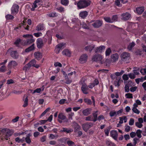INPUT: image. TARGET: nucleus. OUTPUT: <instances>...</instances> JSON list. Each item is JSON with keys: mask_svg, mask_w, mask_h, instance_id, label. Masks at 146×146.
Instances as JSON below:
<instances>
[{"mask_svg": "<svg viewBox=\"0 0 146 146\" xmlns=\"http://www.w3.org/2000/svg\"><path fill=\"white\" fill-rule=\"evenodd\" d=\"M34 55L35 58L38 60H39L42 57V54L38 52H35Z\"/></svg>", "mask_w": 146, "mask_h": 146, "instance_id": "nucleus-26", "label": "nucleus"}, {"mask_svg": "<svg viewBox=\"0 0 146 146\" xmlns=\"http://www.w3.org/2000/svg\"><path fill=\"white\" fill-rule=\"evenodd\" d=\"M110 115L111 117L117 116V114L116 111H111L110 113Z\"/></svg>", "mask_w": 146, "mask_h": 146, "instance_id": "nucleus-51", "label": "nucleus"}, {"mask_svg": "<svg viewBox=\"0 0 146 146\" xmlns=\"http://www.w3.org/2000/svg\"><path fill=\"white\" fill-rule=\"evenodd\" d=\"M11 56L14 58H17L18 57V54L16 51L11 52L10 53Z\"/></svg>", "mask_w": 146, "mask_h": 146, "instance_id": "nucleus-30", "label": "nucleus"}, {"mask_svg": "<svg viewBox=\"0 0 146 146\" xmlns=\"http://www.w3.org/2000/svg\"><path fill=\"white\" fill-rule=\"evenodd\" d=\"M58 118L60 119L64 120L66 119V117L62 113H60L58 115Z\"/></svg>", "mask_w": 146, "mask_h": 146, "instance_id": "nucleus-45", "label": "nucleus"}, {"mask_svg": "<svg viewBox=\"0 0 146 146\" xmlns=\"http://www.w3.org/2000/svg\"><path fill=\"white\" fill-rule=\"evenodd\" d=\"M28 99L27 97L25 99L24 101V103L23 105V107H26L28 105Z\"/></svg>", "mask_w": 146, "mask_h": 146, "instance_id": "nucleus-47", "label": "nucleus"}, {"mask_svg": "<svg viewBox=\"0 0 146 146\" xmlns=\"http://www.w3.org/2000/svg\"><path fill=\"white\" fill-rule=\"evenodd\" d=\"M132 83L131 81H129L125 85V92H128L129 91V86H131Z\"/></svg>", "mask_w": 146, "mask_h": 146, "instance_id": "nucleus-24", "label": "nucleus"}, {"mask_svg": "<svg viewBox=\"0 0 146 146\" xmlns=\"http://www.w3.org/2000/svg\"><path fill=\"white\" fill-rule=\"evenodd\" d=\"M136 10L138 14H141L143 12L144 8L143 7H138L136 9Z\"/></svg>", "mask_w": 146, "mask_h": 146, "instance_id": "nucleus-31", "label": "nucleus"}, {"mask_svg": "<svg viewBox=\"0 0 146 146\" xmlns=\"http://www.w3.org/2000/svg\"><path fill=\"white\" fill-rule=\"evenodd\" d=\"M135 45V44L134 42H132L130 43L127 47L128 49L129 50H131Z\"/></svg>", "mask_w": 146, "mask_h": 146, "instance_id": "nucleus-42", "label": "nucleus"}, {"mask_svg": "<svg viewBox=\"0 0 146 146\" xmlns=\"http://www.w3.org/2000/svg\"><path fill=\"white\" fill-rule=\"evenodd\" d=\"M91 2L90 0H80L77 3V6L79 9H84L89 6Z\"/></svg>", "mask_w": 146, "mask_h": 146, "instance_id": "nucleus-1", "label": "nucleus"}, {"mask_svg": "<svg viewBox=\"0 0 146 146\" xmlns=\"http://www.w3.org/2000/svg\"><path fill=\"white\" fill-rule=\"evenodd\" d=\"M35 49L34 44H33L31 46L26 49L25 50V52H29L30 51H32Z\"/></svg>", "mask_w": 146, "mask_h": 146, "instance_id": "nucleus-29", "label": "nucleus"}, {"mask_svg": "<svg viewBox=\"0 0 146 146\" xmlns=\"http://www.w3.org/2000/svg\"><path fill=\"white\" fill-rule=\"evenodd\" d=\"M139 139L137 137L133 139V145L135 146L136 144L139 142Z\"/></svg>", "mask_w": 146, "mask_h": 146, "instance_id": "nucleus-57", "label": "nucleus"}, {"mask_svg": "<svg viewBox=\"0 0 146 146\" xmlns=\"http://www.w3.org/2000/svg\"><path fill=\"white\" fill-rule=\"evenodd\" d=\"M110 134L112 137L115 140L117 141L118 136L117 132L115 130H112L110 132Z\"/></svg>", "mask_w": 146, "mask_h": 146, "instance_id": "nucleus-18", "label": "nucleus"}, {"mask_svg": "<svg viewBox=\"0 0 146 146\" xmlns=\"http://www.w3.org/2000/svg\"><path fill=\"white\" fill-rule=\"evenodd\" d=\"M111 79L113 80L115 86H119L120 85V83L122 81L121 80V78L117 77L114 74H111L110 75Z\"/></svg>", "mask_w": 146, "mask_h": 146, "instance_id": "nucleus-4", "label": "nucleus"}, {"mask_svg": "<svg viewBox=\"0 0 146 146\" xmlns=\"http://www.w3.org/2000/svg\"><path fill=\"white\" fill-rule=\"evenodd\" d=\"M61 2L62 4L66 6L68 4L69 1L68 0H61Z\"/></svg>", "mask_w": 146, "mask_h": 146, "instance_id": "nucleus-52", "label": "nucleus"}, {"mask_svg": "<svg viewBox=\"0 0 146 146\" xmlns=\"http://www.w3.org/2000/svg\"><path fill=\"white\" fill-rule=\"evenodd\" d=\"M36 61L34 59L31 60L29 63L25 65L23 68V69L24 70H27L28 68H30L31 66L35 67L36 68H38L40 65L36 64Z\"/></svg>", "mask_w": 146, "mask_h": 146, "instance_id": "nucleus-2", "label": "nucleus"}, {"mask_svg": "<svg viewBox=\"0 0 146 146\" xmlns=\"http://www.w3.org/2000/svg\"><path fill=\"white\" fill-rule=\"evenodd\" d=\"M6 70V67L5 65L2 66L0 68V72H5Z\"/></svg>", "mask_w": 146, "mask_h": 146, "instance_id": "nucleus-56", "label": "nucleus"}, {"mask_svg": "<svg viewBox=\"0 0 146 146\" xmlns=\"http://www.w3.org/2000/svg\"><path fill=\"white\" fill-rule=\"evenodd\" d=\"M58 137V135H54L52 134H50L48 136V137L50 139H56Z\"/></svg>", "mask_w": 146, "mask_h": 146, "instance_id": "nucleus-35", "label": "nucleus"}, {"mask_svg": "<svg viewBox=\"0 0 146 146\" xmlns=\"http://www.w3.org/2000/svg\"><path fill=\"white\" fill-rule=\"evenodd\" d=\"M74 127V132H76L80 128V126L76 123H73Z\"/></svg>", "mask_w": 146, "mask_h": 146, "instance_id": "nucleus-34", "label": "nucleus"}, {"mask_svg": "<svg viewBox=\"0 0 146 146\" xmlns=\"http://www.w3.org/2000/svg\"><path fill=\"white\" fill-rule=\"evenodd\" d=\"M40 0H36L33 3L31 10L32 11H34L35 9L37 7H39L41 6Z\"/></svg>", "mask_w": 146, "mask_h": 146, "instance_id": "nucleus-8", "label": "nucleus"}, {"mask_svg": "<svg viewBox=\"0 0 146 146\" xmlns=\"http://www.w3.org/2000/svg\"><path fill=\"white\" fill-rule=\"evenodd\" d=\"M124 73V71L121 70L120 72H117L114 73L117 77L121 76Z\"/></svg>", "mask_w": 146, "mask_h": 146, "instance_id": "nucleus-53", "label": "nucleus"}, {"mask_svg": "<svg viewBox=\"0 0 146 146\" xmlns=\"http://www.w3.org/2000/svg\"><path fill=\"white\" fill-rule=\"evenodd\" d=\"M121 19L124 21L129 19L131 17V15L128 13H123L121 15Z\"/></svg>", "mask_w": 146, "mask_h": 146, "instance_id": "nucleus-12", "label": "nucleus"}, {"mask_svg": "<svg viewBox=\"0 0 146 146\" xmlns=\"http://www.w3.org/2000/svg\"><path fill=\"white\" fill-rule=\"evenodd\" d=\"M17 65V63L15 61L12 60L9 62L8 66L9 68H14Z\"/></svg>", "mask_w": 146, "mask_h": 146, "instance_id": "nucleus-19", "label": "nucleus"}, {"mask_svg": "<svg viewBox=\"0 0 146 146\" xmlns=\"http://www.w3.org/2000/svg\"><path fill=\"white\" fill-rule=\"evenodd\" d=\"M63 55H65L66 56H70L71 54L70 51L68 49H65L62 52Z\"/></svg>", "mask_w": 146, "mask_h": 146, "instance_id": "nucleus-27", "label": "nucleus"}, {"mask_svg": "<svg viewBox=\"0 0 146 146\" xmlns=\"http://www.w3.org/2000/svg\"><path fill=\"white\" fill-rule=\"evenodd\" d=\"M19 6L17 4L14 5L11 8L12 13L13 14H16L18 11Z\"/></svg>", "mask_w": 146, "mask_h": 146, "instance_id": "nucleus-13", "label": "nucleus"}, {"mask_svg": "<svg viewBox=\"0 0 146 146\" xmlns=\"http://www.w3.org/2000/svg\"><path fill=\"white\" fill-rule=\"evenodd\" d=\"M102 56L100 54H96L92 58V60L95 61H96L101 64H103L104 63V60H102Z\"/></svg>", "mask_w": 146, "mask_h": 146, "instance_id": "nucleus-5", "label": "nucleus"}, {"mask_svg": "<svg viewBox=\"0 0 146 146\" xmlns=\"http://www.w3.org/2000/svg\"><path fill=\"white\" fill-rule=\"evenodd\" d=\"M23 37L27 39V44L32 43L35 41V40L33 39V36L31 35L27 34L24 35Z\"/></svg>", "mask_w": 146, "mask_h": 146, "instance_id": "nucleus-6", "label": "nucleus"}, {"mask_svg": "<svg viewBox=\"0 0 146 146\" xmlns=\"http://www.w3.org/2000/svg\"><path fill=\"white\" fill-rule=\"evenodd\" d=\"M87 80V78L86 76L82 78L80 80V84L82 85L83 84H86L85 82Z\"/></svg>", "mask_w": 146, "mask_h": 146, "instance_id": "nucleus-36", "label": "nucleus"}, {"mask_svg": "<svg viewBox=\"0 0 146 146\" xmlns=\"http://www.w3.org/2000/svg\"><path fill=\"white\" fill-rule=\"evenodd\" d=\"M21 40L19 38H17L14 42V44L17 46H19V44L21 41Z\"/></svg>", "mask_w": 146, "mask_h": 146, "instance_id": "nucleus-50", "label": "nucleus"}, {"mask_svg": "<svg viewBox=\"0 0 146 146\" xmlns=\"http://www.w3.org/2000/svg\"><path fill=\"white\" fill-rule=\"evenodd\" d=\"M123 1L124 0H116L115 4L117 6L120 7L121 6V2L124 3Z\"/></svg>", "mask_w": 146, "mask_h": 146, "instance_id": "nucleus-37", "label": "nucleus"}, {"mask_svg": "<svg viewBox=\"0 0 146 146\" xmlns=\"http://www.w3.org/2000/svg\"><path fill=\"white\" fill-rule=\"evenodd\" d=\"M69 139V138L67 137H64L63 138L59 139V141H60L61 143L65 142L66 141Z\"/></svg>", "mask_w": 146, "mask_h": 146, "instance_id": "nucleus-60", "label": "nucleus"}, {"mask_svg": "<svg viewBox=\"0 0 146 146\" xmlns=\"http://www.w3.org/2000/svg\"><path fill=\"white\" fill-rule=\"evenodd\" d=\"M125 96L127 98L132 99L133 98L132 94L130 93L125 94Z\"/></svg>", "mask_w": 146, "mask_h": 146, "instance_id": "nucleus-44", "label": "nucleus"}, {"mask_svg": "<svg viewBox=\"0 0 146 146\" xmlns=\"http://www.w3.org/2000/svg\"><path fill=\"white\" fill-rule=\"evenodd\" d=\"M104 63H105L106 66H109L110 64L111 63V61L109 59H106L105 61H104Z\"/></svg>", "mask_w": 146, "mask_h": 146, "instance_id": "nucleus-46", "label": "nucleus"}, {"mask_svg": "<svg viewBox=\"0 0 146 146\" xmlns=\"http://www.w3.org/2000/svg\"><path fill=\"white\" fill-rule=\"evenodd\" d=\"M102 24V21L99 20L96 21L92 24L93 27L95 28H98L101 26Z\"/></svg>", "mask_w": 146, "mask_h": 146, "instance_id": "nucleus-15", "label": "nucleus"}, {"mask_svg": "<svg viewBox=\"0 0 146 146\" xmlns=\"http://www.w3.org/2000/svg\"><path fill=\"white\" fill-rule=\"evenodd\" d=\"M36 30L37 31L45 30V29L43 24H39L36 27Z\"/></svg>", "mask_w": 146, "mask_h": 146, "instance_id": "nucleus-25", "label": "nucleus"}, {"mask_svg": "<svg viewBox=\"0 0 146 146\" xmlns=\"http://www.w3.org/2000/svg\"><path fill=\"white\" fill-rule=\"evenodd\" d=\"M66 44L65 43H62L57 45L55 50V52L57 54L58 53L60 49L64 48L65 47Z\"/></svg>", "mask_w": 146, "mask_h": 146, "instance_id": "nucleus-9", "label": "nucleus"}, {"mask_svg": "<svg viewBox=\"0 0 146 146\" xmlns=\"http://www.w3.org/2000/svg\"><path fill=\"white\" fill-rule=\"evenodd\" d=\"M92 110L90 108L86 109L82 111V113L84 115L87 116L90 114Z\"/></svg>", "mask_w": 146, "mask_h": 146, "instance_id": "nucleus-20", "label": "nucleus"}, {"mask_svg": "<svg viewBox=\"0 0 146 146\" xmlns=\"http://www.w3.org/2000/svg\"><path fill=\"white\" fill-rule=\"evenodd\" d=\"M57 9L58 11L61 13L64 12L65 11L64 8L62 7L58 8Z\"/></svg>", "mask_w": 146, "mask_h": 146, "instance_id": "nucleus-62", "label": "nucleus"}, {"mask_svg": "<svg viewBox=\"0 0 146 146\" xmlns=\"http://www.w3.org/2000/svg\"><path fill=\"white\" fill-rule=\"evenodd\" d=\"M37 47L38 48H41L43 46L44 44L42 40L40 38H38L36 40Z\"/></svg>", "mask_w": 146, "mask_h": 146, "instance_id": "nucleus-17", "label": "nucleus"}, {"mask_svg": "<svg viewBox=\"0 0 146 146\" xmlns=\"http://www.w3.org/2000/svg\"><path fill=\"white\" fill-rule=\"evenodd\" d=\"M142 132V131L140 130V129H138L137 130L136 132V134L137 135V136L139 138H140L141 137V133Z\"/></svg>", "mask_w": 146, "mask_h": 146, "instance_id": "nucleus-49", "label": "nucleus"}, {"mask_svg": "<svg viewBox=\"0 0 146 146\" xmlns=\"http://www.w3.org/2000/svg\"><path fill=\"white\" fill-rule=\"evenodd\" d=\"M81 25H82V27L84 29H89V24H87L85 22H82L81 23Z\"/></svg>", "mask_w": 146, "mask_h": 146, "instance_id": "nucleus-38", "label": "nucleus"}, {"mask_svg": "<svg viewBox=\"0 0 146 146\" xmlns=\"http://www.w3.org/2000/svg\"><path fill=\"white\" fill-rule=\"evenodd\" d=\"M105 48V47L104 46H101L98 47L96 50V52L101 53L104 51Z\"/></svg>", "mask_w": 146, "mask_h": 146, "instance_id": "nucleus-22", "label": "nucleus"}, {"mask_svg": "<svg viewBox=\"0 0 146 146\" xmlns=\"http://www.w3.org/2000/svg\"><path fill=\"white\" fill-rule=\"evenodd\" d=\"M106 143L108 146H115L114 144L109 140L106 141Z\"/></svg>", "mask_w": 146, "mask_h": 146, "instance_id": "nucleus-55", "label": "nucleus"}, {"mask_svg": "<svg viewBox=\"0 0 146 146\" xmlns=\"http://www.w3.org/2000/svg\"><path fill=\"white\" fill-rule=\"evenodd\" d=\"M118 17L117 15H114L112 16L111 18L112 20L113 21V23L117 21V20Z\"/></svg>", "mask_w": 146, "mask_h": 146, "instance_id": "nucleus-63", "label": "nucleus"}, {"mask_svg": "<svg viewBox=\"0 0 146 146\" xmlns=\"http://www.w3.org/2000/svg\"><path fill=\"white\" fill-rule=\"evenodd\" d=\"M1 133L2 135L1 137V139H5L6 140L7 139V138L10 136L11 135V133L10 130L8 129H4L1 130Z\"/></svg>", "mask_w": 146, "mask_h": 146, "instance_id": "nucleus-3", "label": "nucleus"}, {"mask_svg": "<svg viewBox=\"0 0 146 146\" xmlns=\"http://www.w3.org/2000/svg\"><path fill=\"white\" fill-rule=\"evenodd\" d=\"M43 89L42 90V91H43ZM41 91V89L40 88H38L34 90L32 92L33 94H34L35 93H39Z\"/></svg>", "mask_w": 146, "mask_h": 146, "instance_id": "nucleus-48", "label": "nucleus"}, {"mask_svg": "<svg viewBox=\"0 0 146 146\" xmlns=\"http://www.w3.org/2000/svg\"><path fill=\"white\" fill-rule=\"evenodd\" d=\"M143 121V119L141 117L138 119V121L135 123L136 126L139 128H141L143 127L142 123Z\"/></svg>", "mask_w": 146, "mask_h": 146, "instance_id": "nucleus-14", "label": "nucleus"}, {"mask_svg": "<svg viewBox=\"0 0 146 146\" xmlns=\"http://www.w3.org/2000/svg\"><path fill=\"white\" fill-rule=\"evenodd\" d=\"M92 126V123H87L82 124V127L83 130L86 132Z\"/></svg>", "mask_w": 146, "mask_h": 146, "instance_id": "nucleus-10", "label": "nucleus"}, {"mask_svg": "<svg viewBox=\"0 0 146 146\" xmlns=\"http://www.w3.org/2000/svg\"><path fill=\"white\" fill-rule=\"evenodd\" d=\"M104 19L105 21L107 23H113V21L111 19L110 17H104Z\"/></svg>", "mask_w": 146, "mask_h": 146, "instance_id": "nucleus-43", "label": "nucleus"}, {"mask_svg": "<svg viewBox=\"0 0 146 146\" xmlns=\"http://www.w3.org/2000/svg\"><path fill=\"white\" fill-rule=\"evenodd\" d=\"M130 54L128 53L124 52L122 54L121 59L122 61L128 63V61L130 59Z\"/></svg>", "mask_w": 146, "mask_h": 146, "instance_id": "nucleus-7", "label": "nucleus"}, {"mask_svg": "<svg viewBox=\"0 0 146 146\" xmlns=\"http://www.w3.org/2000/svg\"><path fill=\"white\" fill-rule=\"evenodd\" d=\"M73 131L72 129L71 128H62V129L60 130V132H65L67 133H69Z\"/></svg>", "mask_w": 146, "mask_h": 146, "instance_id": "nucleus-21", "label": "nucleus"}, {"mask_svg": "<svg viewBox=\"0 0 146 146\" xmlns=\"http://www.w3.org/2000/svg\"><path fill=\"white\" fill-rule=\"evenodd\" d=\"M88 14V13L87 11H83L80 13L79 16L81 18L84 19L86 17Z\"/></svg>", "mask_w": 146, "mask_h": 146, "instance_id": "nucleus-28", "label": "nucleus"}, {"mask_svg": "<svg viewBox=\"0 0 146 146\" xmlns=\"http://www.w3.org/2000/svg\"><path fill=\"white\" fill-rule=\"evenodd\" d=\"M132 110L133 112L137 114H139L140 112V111L136 108H133Z\"/></svg>", "mask_w": 146, "mask_h": 146, "instance_id": "nucleus-59", "label": "nucleus"}, {"mask_svg": "<svg viewBox=\"0 0 146 146\" xmlns=\"http://www.w3.org/2000/svg\"><path fill=\"white\" fill-rule=\"evenodd\" d=\"M98 110L96 111H93V115L94 117L93 121L95 122L97 120V116H98Z\"/></svg>", "mask_w": 146, "mask_h": 146, "instance_id": "nucleus-32", "label": "nucleus"}, {"mask_svg": "<svg viewBox=\"0 0 146 146\" xmlns=\"http://www.w3.org/2000/svg\"><path fill=\"white\" fill-rule=\"evenodd\" d=\"M88 56L86 54H83L80 57L79 59V62L83 64L86 62L88 59Z\"/></svg>", "mask_w": 146, "mask_h": 146, "instance_id": "nucleus-11", "label": "nucleus"}, {"mask_svg": "<svg viewBox=\"0 0 146 146\" xmlns=\"http://www.w3.org/2000/svg\"><path fill=\"white\" fill-rule=\"evenodd\" d=\"M65 80L66 81V84H70L72 82V80H70L68 76L65 77Z\"/></svg>", "mask_w": 146, "mask_h": 146, "instance_id": "nucleus-61", "label": "nucleus"}, {"mask_svg": "<svg viewBox=\"0 0 146 146\" xmlns=\"http://www.w3.org/2000/svg\"><path fill=\"white\" fill-rule=\"evenodd\" d=\"M134 69L133 70V72L134 74L135 75H138L139 74V69L138 68L135 67L133 68Z\"/></svg>", "mask_w": 146, "mask_h": 146, "instance_id": "nucleus-39", "label": "nucleus"}, {"mask_svg": "<svg viewBox=\"0 0 146 146\" xmlns=\"http://www.w3.org/2000/svg\"><path fill=\"white\" fill-rule=\"evenodd\" d=\"M31 136L30 134H29L27 136V137L25 138V141L28 143H30L31 142V140L30 138V137Z\"/></svg>", "mask_w": 146, "mask_h": 146, "instance_id": "nucleus-41", "label": "nucleus"}, {"mask_svg": "<svg viewBox=\"0 0 146 146\" xmlns=\"http://www.w3.org/2000/svg\"><path fill=\"white\" fill-rule=\"evenodd\" d=\"M111 52V50L110 48H107L105 51V55L106 56H109Z\"/></svg>", "mask_w": 146, "mask_h": 146, "instance_id": "nucleus-40", "label": "nucleus"}, {"mask_svg": "<svg viewBox=\"0 0 146 146\" xmlns=\"http://www.w3.org/2000/svg\"><path fill=\"white\" fill-rule=\"evenodd\" d=\"M82 86L81 90L83 93L84 94H88V90L89 89L87 85L86 84H83Z\"/></svg>", "mask_w": 146, "mask_h": 146, "instance_id": "nucleus-16", "label": "nucleus"}, {"mask_svg": "<svg viewBox=\"0 0 146 146\" xmlns=\"http://www.w3.org/2000/svg\"><path fill=\"white\" fill-rule=\"evenodd\" d=\"M21 25L23 26V28L25 29L28 30L29 28V26L28 25H27L26 26V25L25 24V22L23 21V23H21Z\"/></svg>", "mask_w": 146, "mask_h": 146, "instance_id": "nucleus-58", "label": "nucleus"}, {"mask_svg": "<svg viewBox=\"0 0 146 146\" xmlns=\"http://www.w3.org/2000/svg\"><path fill=\"white\" fill-rule=\"evenodd\" d=\"M111 61L115 62L117 61L119 58V55L118 54L115 53L112 55L111 57Z\"/></svg>", "mask_w": 146, "mask_h": 146, "instance_id": "nucleus-23", "label": "nucleus"}, {"mask_svg": "<svg viewBox=\"0 0 146 146\" xmlns=\"http://www.w3.org/2000/svg\"><path fill=\"white\" fill-rule=\"evenodd\" d=\"M85 120L87 121H93V119L91 115H90L88 117H86L85 118Z\"/></svg>", "mask_w": 146, "mask_h": 146, "instance_id": "nucleus-54", "label": "nucleus"}, {"mask_svg": "<svg viewBox=\"0 0 146 146\" xmlns=\"http://www.w3.org/2000/svg\"><path fill=\"white\" fill-rule=\"evenodd\" d=\"M84 102L88 104H92V102L91 100L89 99L86 98L84 99Z\"/></svg>", "mask_w": 146, "mask_h": 146, "instance_id": "nucleus-64", "label": "nucleus"}, {"mask_svg": "<svg viewBox=\"0 0 146 146\" xmlns=\"http://www.w3.org/2000/svg\"><path fill=\"white\" fill-rule=\"evenodd\" d=\"M94 47L95 46L94 45L92 44L86 47L85 48L86 50H88L90 51H91L92 50Z\"/></svg>", "mask_w": 146, "mask_h": 146, "instance_id": "nucleus-33", "label": "nucleus"}]
</instances>
